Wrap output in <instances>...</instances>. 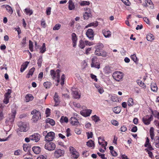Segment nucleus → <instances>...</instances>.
I'll return each instance as SVG.
<instances>
[{
	"label": "nucleus",
	"mask_w": 159,
	"mask_h": 159,
	"mask_svg": "<svg viewBox=\"0 0 159 159\" xmlns=\"http://www.w3.org/2000/svg\"><path fill=\"white\" fill-rule=\"evenodd\" d=\"M145 0V2L149 4L150 5H152V6H150V7L153 9L154 8V6L153 5V3L152 2L151 0Z\"/></svg>",
	"instance_id": "obj_41"
},
{
	"label": "nucleus",
	"mask_w": 159,
	"mask_h": 159,
	"mask_svg": "<svg viewBox=\"0 0 159 159\" xmlns=\"http://www.w3.org/2000/svg\"><path fill=\"white\" fill-rule=\"evenodd\" d=\"M131 58L135 62H136L138 61L137 58L135 54H134L131 55Z\"/></svg>",
	"instance_id": "obj_45"
},
{
	"label": "nucleus",
	"mask_w": 159,
	"mask_h": 159,
	"mask_svg": "<svg viewBox=\"0 0 159 159\" xmlns=\"http://www.w3.org/2000/svg\"><path fill=\"white\" fill-rule=\"evenodd\" d=\"M154 128L153 127H151L150 129V136L154 135Z\"/></svg>",
	"instance_id": "obj_60"
},
{
	"label": "nucleus",
	"mask_w": 159,
	"mask_h": 159,
	"mask_svg": "<svg viewBox=\"0 0 159 159\" xmlns=\"http://www.w3.org/2000/svg\"><path fill=\"white\" fill-rule=\"evenodd\" d=\"M50 74L52 77V79L54 80L55 79L56 73L54 70H52L50 71Z\"/></svg>",
	"instance_id": "obj_42"
},
{
	"label": "nucleus",
	"mask_w": 159,
	"mask_h": 159,
	"mask_svg": "<svg viewBox=\"0 0 159 159\" xmlns=\"http://www.w3.org/2000/svg\"><path fill=\"white\" fill-rule=\"evenodd\" d=\"M98 25V22L96 21L94 22L90 23L89 24H88L85 27V28H87L91 26H93L94 27H96Z\"/></svg>",
	"instance_id": "obj_21"
},
{
	"label": "nucleus",
	"mask_w": 159,
	"mask_h": 159,
	"mask_svg": "<svg viewBox=\"0 0 159 159\" xmlns=\"http://www.w3.org/2000/svg\"><path fill=\"white\" fill-rule=\"evenodd\" d=\"M64 153V151L60 149L56 150L54 153V156L57 158L62 156Z\"/></svg>",
	"instance_id": "obj_11"
},
{
	"label": "nucleus",
	"mask_w": 159,
	"mask_h": 159,
	"mask_svg": "<svg viewBox=\"0 0 159 159\" xmlns=\"http://www.w3.org/2000/svg\"><path fill=\"white\" fill-rule=\"evenodd\" d=\"M42 57H40L38 60V65L39 67H40L41 66V64L42 63Z\"/></svg>",
	"instance_id": "obj_54"
},
{
	"label": "nucleus",
	"mask_w": 159,
	"mask_h": 159,
	"mask_svg": "<svg viewBox=\"0 0 159 159\" xmlns=\"http://www.w3.org/2000/svg\"><path fill=\"white\" fill-rule=\"evenodd\" d=\"M61 27V25L59 24H56L53 28V30H58Z\"/></svg>",
	"instance_id": "obj_39"
},
{
	"label": "nucleus",
	"mask_w": 159,
	"mask_h": 159,
	"mask_svg": "<svg viewBox=\"0 0 159 159\" xmlns=\"http://www.w3.org/2000/svg\"><path fill=\"white\" fill-rule=\"evenodd\" d=\"M34 70L35 68L34 67L30 69L28 73L29 75H32L33 74V73L34 71Z\"/></svg>",
	"instance_id": "obj_56"
},
{
	"label": "nucleus",
	"mask_w": 159,
	"mask_h": 159,
	"mask_svg": "<svg viewBox=\"0 0 159 159\" xmlns=\"http://www.w3.org/2000/svg\"><path fill=\"white\" fill-rule=\"evenodd\" d=\"M45 148L46 149L49 151H53L56 148V145L54 143L48 142L45 144Z\"/></svg>",
	"instance_id": "obj_7"
},
{
	"label": "nucleus",
	"mask_w": 159,
	"mask_h": 159,
	"mask_svg": "<svg viewBox=\"0 0 159 159\" xmlns=\"http://www.w3.org/2000/svg\"><path fill=\"white\" fill-rule=\"evenodd\" d=\"M23 147L24 150L25 152L27 151L28 150V148H29V146L27 144H23Z\"/></svg>",
	"instance_id": "obj_50"
},
{
	"label": "nucleus",
	"mask_w": 159,
	"mask_h": 159,
	"mask_svg": "<svg viewBox=\"0 0 159 159\" xmlns=\"http://www.w3.org/2000/svg\"><path fill=\"white\" fill-rule=\"evenodd\" d=\"M97 154L99 156L101 157L102 159H107V158L105 157V154H101L99 152L97 153Z\"/></svg>",
	"instance_id": "obj_57"
},
{
	"label": "nucleus",
	"mask_w": 159,
	"mask_h": 159,
	"mask_svg": "<svg viewBox=\"0 0 159 159\" xmlns=\"http://www.w3.org/2000/svg\"><path fill=\"white\" fill-rule=\"evenodd\" d=\"M145 150L148 152V153L149 154V156L151 158H152L153 157L152 152L150 151H149L146 148L145 149Z\"/></svg>",
	"instance_id": "obj_58"
},
{
	"label": "nucleus",
	"mask_w": 159,
	"mask_h": 159,
	"mask_svg": "<svg viewBox=\"0 0 159 159\" xmlns=\"http://www.w3.org/2000/svg\"><path fill=\"white\" fill-rule=\"evenodd\" d=\"M60 121L61 122H65L67 123L68 122V119L66 117L62 116L61 117Z\"/></svg>",
	"instance_id": "obj_32"
},
{
	"label": "nucleus",
	"mask_w": 159,
	"mask_h": 159,
	"mask_svg": "<svg viewBox=\"0 0 159 159\" xmlns=\"http://www.w3.org/2000/svg\"><path fill=\"white\" fill-rule=\"evenodd\" d=\"M6 8L8 12L10 14H11L13 12V10L12 8L9 5H7L6 6Z\"/></svg>",
	"instance_id": "obj_26"
},
{
	"label": "nucleus",
	"mask_w": 159,
	"mask_h": 159,
	"mask_svg": "<svg viewBox=\"0 0 159 159\" xmlns=\"http://www.w3.org/2000/svg\"><path fill=\"white\" fill-rule=\"evenodd\" d=\"M122 1L126 6H129L131 4L129 0H121Z\"/></svg>",
	"instance_id": "obj_48"
},
{
	"label": "nucleus",
	"mask_w": 159,
	"mask_h": 159,
	"mask_svg": "<svg viewBox=\"0 0 159 159\" xmlns=\"http://www.w3.org/2000/svg\"><path fill=\"white\" fill-rule=\"evenodd\" d=\"M155 143V145L157 147H159V137L156 136L155 139H154Z\"/></svg>",
	"instance_id": "obj_33"
},
{
	"label": "nucleus",
	"mask_w": 159,
	"mask_h": 159,
	"mask_svg": "<svg viewBox=\"0 0 159 159\" xmlns=\"http://www.w3.org/2000/svg\"><path fill=\"white\" fill-rule=\"evenodd\" d=\"M51 84H52L51 83L48 81L45 82L43 84V85L46 89H48L50 88Z\"/></svg>",
	"instance_id": "obj_30"
},
{
	"label": "nucleus",
	"mask_w": 159,
	"mask_h": 159,
	"mask_svg": "<svg viewBox=\"0 0 159 159\" xmlns=\"http://www.w3.org/2000/svg\"><path fill=\"white\" fill-rule=\"evenodd\" d=\"M69 9L70 10H72L74 9L75 6L74 3L70 0L69 2Z\"/></svg>",
	"instance_id": "obj_24"
},
{
	"label": "nucleus",
	"mask_w": 159,
	"mask_h": 159,
	"mask_svg": "<svg viewBox=\"0 0 159 159\" xmlns=\"http://www.w3.org/2000/svg\"><path fill=\"white\" fill-rule=\"evenodd\" d=\"M153 119L152 115L150 116L147 115L143 118L142 120L143 123L146 125H148L150 122Z\"/></svg>",
	"instance_id": "obj_8"
},
{
	"label": "nucleus",
	"mask_w": 159,
	"mask_h": 159,
	"mask_svg": "<svg viewBox=\"0 0 159 159\" xmlns=\"http://www.w3.org/2000/svg\"><path fill=\"white\" fill-rule=\"evenodd\" d=\"M90 15L91 14L90 13L85 12L83 16L84 20L88 19Z\"/></svg>",
	"instance_id": "obj_38"
},
{
	"label": "nucleus",
	"mask_w": 159,
	"mask_h": 159,
	"mask_svg": "<svg viewBox=\"0 0 159 159\" xmlns=\"http://www.w3.org/2000/svg\"><path fill=\"white\" fill-rule=\"evenodd\" d=\"M86 35L90 39L93 40V39L94 32L92 29H88L86 32Z\"/></svg>",
	"instance_id": "obj_12"
},
{
	"label": "nucleus",
	"mask_w": 159,
	"mask_h": 159,
	"mask_svg": "<svg viewBox=\"0 0 159 159\" xmlns=\"http://www.w3.org/2000/svg\"><path fill=\"white\" fill-rule=\"evenodd\" d=\"M26 37L24 38L21 42V44L23 46H25V44L26 43Z\"/></svg>",
	"instance_id": "obj_61"
},
{
	"label": "nucleus",
	"mask_w": 159,
	"mask_h": 159,
	"mask_svg": "<svg viewBox=\"0 0 159 159\" xmlns=\"http://www.w3.org/2000/svg\"><path fill=\"white\" fill-rule=\"evenodd\" d=\"M70 121L71 124L74 125H77L79 124L78 120L74 117H71L70 120Z\"/></svg>",
	"instance_id": "obj_16"
},
{
	"label": "nucleus",
	"mask_w": 159,
	"mask_h": 159,
	"mask_svg": "<svg viewBox=\"0 0 159 159\" xmlns=\"http://www.w3.org/2000/svg\"><path fill=\"white\" fill-rule=\"evenodd\" d=\"M11 90L10 89H8L7 90V92L5 94V97L9 98V96L11 95Z\"/></svg>",
	"instance_id": "obj_37"
},
{
	"label": "nucleus",
	"mask_w": 159,
	"mask_h": 159,
	"mask_svg": "<svg viewBox=\"0 0 159 159\" xmlns=\"http://www.w3.org/2000/svg\"><path fill=\"white\" fill-rule=\"evenodd\" d=\"M40 52L41 53H43L46 51L45 44L43 43L42 47L40 48Z\"/></svg>",
	"instance_id": "obj_34"
},
{
	"label": "nucleus",
	"mask_w": 159,
	"mask_h": 159,
	"mask_svg": "<svg viewBox=\"0 0 159 159\" xmlns=\"http://www.w3.org/2000/svg\"><path fill=\"white\" fill-rule=\"evenodd\" d=\"M2 104L0 105V120H2L3 117V115L2 112Z\"/></svg>",
	"instance_id": "obj_40"
},
{
	"label": "nucleus",
	"mask_w": 159,
	"mask_h": 159,
	"mask_svg": "<svg viewBox=\"0 0 159 159\" xmlns=\"http://www.w3.org/2000/svg\"><path fill=\"white\" fill-rule=\"evenodd\" d=\"M70 150L71 153L72 157L76 159L79 156L78 153L76 151V149L72 146L70 147Z\"/></svg>",
	"instance_id": "obj_10"
},
{
	"label": "nucleus",
	"mask_w": 159,
	"mask_h": 159,
	"mask_svg": "<svg viewBox=\"0 0 159 159\" xmlns=\"http://www.w3.org/2000/svg\"><path fill=\"white\" fill-rule=\"evenodd\" d=\"M31 113L33 115L32 120L34 122H36L39 118L40 119L41 113L39 111L34 109L31 112Z\"/></svg>",
	"instance_id": "obj_3"
},
{
	"label": "nucleus",
	"mask_w": 159,
	"mask_h": 159,
	"mask_svg": "<svg viewBox=\"0 0 159 159\" xmlns=\"http://www.w3.org/2000/svg\"><path fill=\"white\" fill-rule=\"evenodd\" d=\"M89 1H83L81 2L80 5L81 6H84L85 5H89Z\"/></svg>",
	"instance_id": "obj_47"
},
{
	"label": "nucleus",
	"mask_w": 159,
	"mask_h": 159,
	"mask_svg": "<svg viewBox=\"0 0 159 159\" xmlns=\"http://www.w3.org/2000/svg\"><path fill=\"white\" fill-rule=\"evenodd\" d=\"M29 49L31 52L33 51V43L31 41H29Z\"/></svg>",
	"instance_id": "obj_46"
},
{
	"label": "nucleus",
	"mask_w": 159,
	"mask_h": 159,
	"mask_svg": "<svg viewBox=\"0 0 159 159\" xmlns=\"http://www.w3.org/2000/svg\"><path fill=\"white\" fill-rule=\"evenodd\" d=\"M151 89L154 92H156L157 90V84L154 83L151 84Z\"/></svg>",
	"instance_id": "obj_23"
},
{
	"label": "nucleus",
	"mask_w": 159,
	"mask_h": 159,
	"mask_svg": "<svg viewBox=\"0 0 159 159\" xmlns=\"http://www.w3.org/2000/svg\"><path fill=\"white\" fill-rule=\"evenodd\" d=\"M72 95L73 97L75 99H79L80 97V95L76 90L72 91Z\"/></svg>",
	"instance_id": "obj_19"
},
{
	"label": "nucleus",
	"mask_w": 159,
	"mask_h": 159,
	"mask_svg": "<svg viewBox=\"0 0 159 159\" xmlns=\"http://www.w3.org/2000/svg\"><path fill=\"white\" fill-rule=\"evenodd\" d=\"M25 99L26 102H29L32 100L34 99V97L32 94H28L26 96Z\"/></svg>",
	"instance_id": "obj_22"
},
{
	"label": "nucleus",
	"mask_w": 159,
	"mask_h": 159,
	"mask_svg": "<svg viewBox=\"0 0 159 159\" xmlns=\"http://www.w3.org/2000/svg\"><path fill=\"white\" fill-rule=\"evenodd\" d=\"M92 118L93 120H94L96 122H97L100 120L99 118L96 115L92 116Z\"/></svg>",
	"instance_id": "obj_35"
},
{
	"label": "nucleus",
	"mask_w": 159,
	"mask_h": 159,
	"mask_svg": "<svg viewBox=\"0 0 159 159\" xmlns=\"http://www.w3.org/2000/svg\"><path fill=\"white\" fill-rule=\"evenodd\" d=\"M51 8L50 7H48L46 9V13L47 15H49L51 14Z\"/></svg>",
	"instance_id": "obj_55"
},
{
	"label": "nucleus",
	"mask_w": 159,
	"mask_h": 159,
	"mask_svg": "<svg viewBox=\"0 0 159 159\" xmlns=\"http://www.w3.org/2000/svg\"><path fill=\"white\" fill-rule=\"evenodd\" d=\"M40 138V135L38 134H35L30 136V140L35 141L36 142L39 141Z\"/></svg>",
	"instance_id": "obj_13"
},
{
	"label": "nucleus",
	"mask_w": 159,
	"mask_h": 159,
	"mask_svg": "<svg viewBox=\"0 0 159 159\" xmlns=\"http://www.w3.org/2000/svg\"><path fill=\"white\" fill-rule=\"evenodd\" d=\"M46 121L47 123H49L51 125L53 126L55 124V121L52 119L48 118L46 119Z\"/></svg>",
	"instance_id": "obj_25"
},
{
	"label": "nucleus",
	"mask_w": 159,
	"mask_h": 159,
	"mask_svg": "<svg viewBox=\"0 0 159 159\" xmlns=\"http://www.w3.org/2000/svg\"><path fill=\"white\" fill-rule=\"evenodd\" d=\"M73 104L75 107H77L78 108H80L81 106L80 104L79 103H77L74 102H73Z\"/></svg>",
	"instance_id": "obj_52"
},
{
	"label": "nucleus",
	"mask_w": 159,
	"mask_h": 159,
	"mask_svg": "<svg viewBox=\"0 0 159 159\" xmlns=\"http://www.w3.org/2000/svg\"><path fill=\"white\" fill-rule=\"evenodd\" d=\"M22 152V151L20 149H18L14 152V155H19Z\"/></svg>",
	"instance_id": "obj_51"
},
{
	"label": "nucleus",
	"mask_w": 159,
	"mask_h": 159,
	"mask_svg": "<svg viewBox=\"0 0 159 159\" xmlns=\"http://www.w3.org/2000/svg\"><path fill=\"white\" fill-rule=\"evenodd\" d=\"M75 131L76 134H80L81 133V130L79 129L78 128L75 129Z\"/></svg>",
	"instance_id": "obj_63"
},
{
	"label": "nucleus",
	"mask_w": 159,
	"mask_h": 159,
	"mask_svg": "<svg viewBox=\"0 0 159 159\" xmlns=\"http://www.w3.org/2000/svg\"><path fill=\"white\" fill-rule=\"evenodd\" d=\"M134 104L133 99L131 98H129L128 99V105L129 107L132 106Z\"/></svg>",
	"instance_id": "obj_27"
},
{
	"label": "nucleus",
	"mask_w": 159,
	"mask_h": 159,
	"mask_svg": "<svg viewBox=\"0 0 159 159\" xmlns=\"http://www.w3.org/2000/svg\"><path fill=\"white\" fill-rule=\"evenodd\" d=\"M87 145L89 147H92L94 148V144L93 141L92 140H89L87 142Z\"/></svg>",
	"instance_id": "obj_28"
},
{
	"label": "nucleus",
	"mask_w": 159,
	"mask_h": 159,
	"mask_svg": "<svg viewBox=\"0 0 159 159\" xmlns=\"http://www.w3.org/2000/svg\"><path fill=\"white\" fill-rule=\"evenodd\" d=\"M152 113L154 116L159 119V112L157 113L156 112H154L152 111Z\"/></svg>",
	"instance_id": "obj_43"
},
{
	"label": "nucleus",
	"mask_w": 159,
	"mask_h": 159,
	"mask_svg": "<svg viewBox=\"0 0 159 159\" xmlns=\"http://www.w3.org/2000/svg\"><path fill=\"white\" fill-rule=\"evenodd\" d=\"M19 130L20 132H25L29 129V124L26 122H19L18 123Z\"/></svg>",
	"instance_id": "obj_2"
},
{
	"label": "nucleus",
	"mask_w": 159,
	"mask_h": 159,
	"mask_svg": "<svg viewBox=\"0 0 159 159\" xmlns=\"http://www.w3.org/2000/svg\"><path fill=\"white\" fill-rule=\"evenodd\" d=\"M113 111L116 114H118L120 112V107H116L113 108Z\"/></svg>",
	"instance_id": "obj_31"
},
{
	"label": "nucleus",
	"mask_w": 159,
	"mask_h": 159,
	"mask_svg": "<svg viewBox=\"0 0 159 159\" xmlns=\"http://www.w3.org/2000/svg\"><path fill=\"white\" fill-rule=\"evenodd\" d=\"M29 63V62L26 61L23 64L20 69V71L21 72H22L25 69Z\"/></svg>",
	"instance_id": "obj_18"
},
{
	"label": "nucleus",
	"mask_w": 159,
	"mask_h": 159,
	"mask_svg": "<svg viewBox=\"0 0 159 159\" xmlns=\"http://www.w3.org/2000/svg\"><path fill=\"white\" fill-rule=\"evenodd\" d=\"M16 113V111L13 112L12 114L10 115L9 117L7 118L5 121V123L7 125H10L12 124L14 121Z\"/></svg>",
	"instance_id": "obj_5"
},
{
	"label": "nucleus",
	"mask_w": 159,
	"mask_h": 159,
	"mask_svg": "<svg viewBox=\"0 0 159 159\" xmlns=\"http://www.w3.org/2000/svg\"><path fill=\"white\" fill-rule=\"evenodd\" d=\"M104 45L101 43L97 44L95 48L96 50L95 52V54L98 56H102L106 57L107 56V53L105 51H102V48H103Z\"/></svg>",
	"instance_id": "obj_1"
},
{
	"label": "nucleus",
	"mask_w": 159,
	"mask_h": 159,
	"mask_svg": "<svg viewBox=\"0 0 159 159\" xmlns=\"http://www.w3.org/2000/svg\"><path fill=\"white\" fill-rule=\"evenodd\" d=\"M32 150L36 154H39L41 151L40 148L38 146H34L33 147Z\"/></svg>",
	"instance_id": "obj_20"
},
{
	"label": "nucleus",
	"mask_w": 159,
	"mask_h": 159,
	"mask_svg": "<svg viewBox=\"0 0 159 159\" xmlns=\"http://www.w3.org/2000/svg\"><path fill=\"white\" fill-rule=\"evenodd\" d=\"M92 111V110L90 109L83 110L80 111V113L82 116L86 117L89 116Z\"/></svg>",
	"instance_id": "obj_14"
},
{
	"label": "nucleus",
	"mask_w": 159,
	"mask_h": 159,
	"mask_svg": "<svg viewBox=\"0 0 159 159\" xmlns=\"http://www.w3.org/2000/svg\"><path fill=\"white\" fill-rule=\"evenodd\" d=\"M85 43L82 41H80L79 46L81 48L83 49L85 47Z\"/></svg>",
	"instance_id": "obj_44"
},
{
	"label": "nucleus",
	"mask_w": 159,
	"mask_h": 159,
	"mask_svg": "<svg viewBox=\"0 0 159 159\" xmlns=\"http://www.w3.org/2000/svg\"><path fill=\"white\" fill-rule=\"evenodd\" d=\"M87 134L88 139L92 138L93 136V134L92 132H90V133L87 132Z\"/></svg>",
	"instance_id": "obj_59"
},
{
	"label": "nucleus",
	"mask_w": 159,
	"mask_h": 159,
	"mask_svg": "<svg viewBox=\"0 0 159 159\" xmlns=\"http://www.w3.org/2000/svg\"><path fill=\"white\" fill-rule=\"evenodd\" d=\"M55 137V133L52 132H50L48 133L45 136V140L48 142L53 140Z\"/></svg>",
	"instance_id": "obj_9"
},
{
	"label": "nucleus",
	"mask_w": 159,
	"mask_h": 159,
	"mask_svg": "<svg viewBox=\"0 0 159 159\" xmlns=\"http://www.w3.org/2000/svg\"><path fill=\"white\" fill-rule=\"evenodd\" d=\"M37 159H46V157L43 155H41L38 157Z\"/></svg>",
	"instance_id": "obj_64"
},
{
	"label": "nucleus",
	"mask_w": 159,
	"mask_h": 159,
	"mask_svg": "<svg viewBox=\"0 0 159 159\" xmlns=\"http://www.w3.org/2000/svg\"><path fill=\"white\" fill-rule=\"evenodd\" d=\"M123 76L124 74L123 72L120 71H115L113 73L112 75L113 78L118 81H121Z\"/></svg>",
	"instance_id": "obj_4"
},
{
	"label": "nucleus",
	"mask_w": 159,
	"mask_h": 159,
	"mask_svg": "<svg viewBox=\"0 0 159 159\" xmlns=\"http://www.w3.org/2000/svg\"><path fill=\"white\" fill-rule=\"evenodd\" d=\"M102 33L106 38H109L111 36V33L110 30L103 29L102 30Z\"/></svg>",
	"instance_id": "obj_15"
},
{
	"label": "nucleus",
	"mask_w": 159,
	"mask_h": 159,
	"mask_svg": "<svg viewBox=\"0 0 159 159\" xmlns=\"http://www.w3.org/2000/svg\"><path fill=\"white\" fill-rule=\"evenodd\" d=\"M25 11L26 12V14L27 15L29 14L30 15L33 13L32 11L30 10V9L26 8L25 9Z\"/></svg>",
	"instance_id": "obj_49"
},
{
	"label": "nucleus",
	"mask_w": 159,
	"mask_h": 159,
	"mask_svg": "<svg viewBox=\"0 0 159 159\" xmlns=\"http://www.w3.org/2000/svg\"><path fill=\"white\" fill-rule=\"evenodd\" d=\"M127 130V128L126 127L124 126H122L120 128V131L121 132H124L126 131Z\"/></svg>",
	"instance_id": "obj_62"
},
{
	"label": "nucleus",
	"mask_w": 159,
	"mask_h": 159,
	"mask_svg": "<svg viewBox=\"0 0 159 159\" xmlns=\"http://www.w3.org/2000/svg\"><path fill=\"white\" fill-rule=\"evenodd\" d=\"M100 63L98 62L97 58L95 56L93 57L91 59V66L98 69L100 68Z\"/></svg>",
	"instance_id": "obj_6"
},
{
	"label": "nucleus",
	"mask_w": 159,
	"mask_h": 159,
	"mask_svg": "<svg viewBox=\"0 0 159 159\" xmlns=\"http://www.w3.org/2000/svg\"><path fill=\"white\" fill-rule=\"evenodd\" d=\"M147 40L150 41H151L154 39L153 36L152 34H147L146 36Z\"/></svg>",
	"instance_id": "obj_29"
},
{
	"label": "nucleus",
	"mask_w": 159,
	"mask_h": 159,
	"mask_svg": "<svg viewBox=\"0 0 159 159\" xmlns=\"http://www.w3.org/2000/svg\"><path fill=\"white\" fill-rule=\"evenodd\" d=\"M137 83L138 85L142 87L143 88L146 87V86L145 85L144 83H143L141 80H137Z\"/></svg>",
	"instance_id": "obj_36"
},
{
	"label": "nucleus",
	"mask_w": 159,
	"mask_h": 159,
	"mask_svg": "<svg viewBox=\"0 0 159 159\" xmlns=\"http://www.w3.org/2000/svg\"><path fill=\"white\" fill-rule=\"evenodd\" d=\"M72 37V40L73 43V47H75L76 45V42L77 39L76 34L74 33H72L71 34Z\"/></svg>",
	"instance_id": "obj_17"
},
{
	"label": "nucleus",
	"mask_w": 159,
	"mask_h": 159,
	"mask_svg": "<svg viewBox=\"0 0 159 159\" xmlns=\"http://www.w3.org/2000/svg\"><path fill=\"white\" fill-rule=\"evenodd\" d=\"M111 122L112 125L116 126H118L119 125L118 122L116 120H111Z\"/></svg>",
	"instance_id": "obj_53"
}]
</instances>
